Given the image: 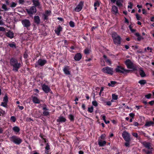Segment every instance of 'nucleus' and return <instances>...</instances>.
<instances>
[{
	"mask_svg": "<svg viewBox=\"0 0 154 154\" xmlns=\"http://www.w3.org/2000/svg\"><path fill=\"white\" fill-rule=\"evenodd\" d=\"M112 98L114 100H117L118 98V96L115 94H112Z\"/></svg>",
	"mask_w": 154,
	"mask_h": 154,
	"instance_id": "obj_40",
	"label": "nucleus"
},
{
	"mask_svg": "<svg viewBox=\"0 0 154 154\" xmlns=\"http://www.w3.org/2000/svg\"><path fill=\"white\" fill-rule=\"evenodd\" d=\"M101 116H102V119L104 121V122L106 124H107L109 123V121H106V117L105 115H101Z\"/></svg>",
	"mask_w": 154,
	"mask_h": 154,
	"instance_id": "obj_32",
	"label": "nucleus"
},
{
	"mask_svg": "<svg viewBox=\"0 0 154 154\" xmlns=\"http://www.w3.org/2000/svg\"><path fill=\"white\" fill-rule=\"evenodd\" d=\"M63 28L60 25H59L58 27L55 29L54 32L57 35H60V32L62 31Z\"/></svg>",
	"mask_w": 154,
	"mask_h": 154,
	"instance_id": "obj_14",
	"label": "nucleus"
},
{
	"mask_svg": "<svg viewBox=\"0 0 154 154\" xmlns=\"http://www.w3.org/2000/svg\"><path fill=\"white\" fill-rule=\"evenodd\" d=\"M84 2L82 1H80L74 9V11L76 12H79L82 9L84 5Z\"/></svg>",
	"mask_w": 154,
	"mask_h": 154,
	"instance_id": "obj_8",
	"label": "nucleus"
},
{
	"mask_svg": "<svg viewBox=\"0 0 154 154\" xmlns=\"http://www.w3.org/2000/svg\"><path fill=\"white\" fill-rule=\"evenodd\" d=\"M3 101L4 102L7 103L8 101V98L7 94H5L3 98Z\"/></svg>",
	"mask_w": 154,
	"mask_h": 154,
	"instance_id": "obj_37",
	"label": "nucleus"
},
{
	"mask_svg": "<svg viewBox=\"0 0 154 154\" xmlns=\"http://www.w3.org/2000/svg\"><path fill=\"white\" fill-rule=\"evenodd\" d=\"M50 150H45L44 154H51V152H50Z\"/></svg>",
	"mask_w": 154,
	"mask_h": 154,
	"instance_id": "obj_61",
	"label": "nucleus"
},
{
	"mask_svg": "<svg viewBox=\"0 0 154 154\" xmlns=\"http://www.w3.org/2000/svg\"><path fill=\"white\" fill-rule=\"evenodd\" d=\"M92 105L95 106H98V103L96 101H94L92 102Z\"/></svg>",
	"mask_w": 154,
	"mask_h": 154,
	"instance_id": "obj_54",
	"label": "nucleus"
},
{
	"mask_svg": "<svg viewBox=\"0 0 154 154\" xmlns=\"http://www.w3.org/2000/svg\"><path fill=\"white\" fill-rule=\"evenodd\" d=\"M34 21L35 23L38 25L40 23V20L38 16H35L34 17Z\"/></svg>",
	"mask_w": 154,
	"mask_h": 154,
	"instance_id": "obj_21",
	"label": "nucleus"
},
{
	"mask_svg": "<svg viewBox=\"0 0 154 154\" xmlns=\"http://www.w3.org/2000/svg\"><path fill=\"white\" fill-rule=\"evenodd\" d=\"M82 58V55L80 53H77L74 56V59L75 61H79Z\"/></svg>",
	"mask_w": 154,
	"mask_h": 154,
	"instance_id": "obj_16",
	"label": "nucleus"
},
{
	"mask_svg": "<svg viewBox=\"0 0 154 154\" xmlns=\"http://www.w3.org/2000/svg\"><path fill=\"white\" fill-rule=\"evenodd\" d=\"M51 11L50 10H46L45 12V14H46L48 16L51 15Z\"/></svg>",
	"mask_w": 154,
	"mask_h": 154,
	"instance_id": "obj_44",
	"label": "nucleus"
},
{
	"mask_svg": "<svg viewBox=\"0 0 154 154\" xmlns=\"http://www.w3.org/2000/svg\"><path fill=\"white\" fill-rule=\"evenodd\" d=\"M125 64L128 69H132L134 71H137L138 70L137 67L134 65L129 59H127L125 61Z\"/></svg>",
	"mask_w": 154,
	"mask_h": 154,
	"instance_id": "obj_5",
	"label": "nucleus"
},
{
	"mask_svg": "<svg viewBox=\"0 0 154 154\" xmlns=\"http://www.w3.org/2000/svg\"><path fill=\"white\" fill-rule=\"evenodd\" d=\"M47 63V61L45 59H39L37 61L38 65L41 66H43Z\"/></svg>",
	"mask_w": 154,
	"mask_h": 154,
	"instance_id": "obj_12",
	"label": "nucleus"
},
{
	"mask_svg": "<svg viewBox=\"0 0 154 154\" xmlns=\"http://www.w3.org/2000/svg\"><path fill=\"white\" fill-rule=\"evenodd\" d=\"M68 118L70 119L71 122H73L74 120V116L71 114H69L68 116Z\"/></svg>",
	"mask_w": 154,
	"mask_h": 154,
	"instance_id": "obj_34",
	"label": "nucleus"
},
{
	"mask_svg": "<svg viewBox=\"0 0 154 154\" xmlns=\"http://www.w3.org/2000/svg\"><path fill=\"white\" fill-rule=\"evenodd\" d=\"M45 150H50V148L49 143H47L46 144V146L45 147Z\"/></svg>",
	"mask_w": 154,
	"mask_h": 154,
	"instance_id": "obj_43",
	"label": "nucleus"
},
{
	"mask_svg": "<svg viewBox=\"0 0 154 154\" xmlns=\"http://www.w3.org/2000/svg\"><path fill=\"white\" fill-rule=\"evenodd\" d=\"M102 71L105 73L111 75H112L114 72L113 68L109 66L103 68L102 69Z\"/></svg>",
	"mask_w": 154,
	"mask_h": 154,
	"instance_id": "obj_7",
	"label": "nucleus"
},
{
	"mask_svg": "<svg viewBox=\"0 0 154 154\" xmlns=\"http://www.w3.org/2000/svg\"><path fill=\"white\" fill-rule=\"evenodd\" d=\"M152 94L150 93H149L148 94H146L145 95V97L148 99H149L151 98Z\"/></svg>",
	"mask_w": 154,
	"mask_h": 154,
	"instance_id": "obj_42",
	"label": "nucleus"
},
{
	"mask_svg": "<svg viewBox=\"0 0 154 154\" xmlns=\"http://www.w3.org/2000/svg\"><path fill=\"white\" fill-rule=\"evenodd\" d=\"M106 143V142L105 140H101L98 139V144L100 146L102 147L105 146Z\"/></svg>",
	"mask_w": 154,
	"mask_h": 154,
	"instance_id": "obj_19",
	"label": "nucleus"
},
{
	"mask_svg": "<svg viewBox=\"0 0 154 154\" xmlns=\"http://www.w3.org/2000/svg\"><path fill=\"white\" fill-rule=\"evenodd\" d=\"M148 103L151 106H152L153 104L154 105V100H152L148 102Z\"/></svg>",
	"mask_w": 154,
	"mask_h": 154,
	"instance_id": "obj_59",
	"label": "nucleus"
},
{
	"mask_svg": "<svg viewBox=\"0 0 154 154\" xmlns=\"http://www.w3.org/2000/svg\"><path fill=\"white\" fill-rule=\"evenodd\" d=\"M140 75L141 77H143L146 76V74L144 71L141 68L139 71Z\"/></svg>",
	"mask_w": 154,
	"mask_h": 154,
	"instance_id": "obj_27",
	"label": "nucleus"
},
{
	"mask_svg": "<svg viewBox=\"0 0 154 154\" xmlns=\"http://www.w3.org/2000/svg\"><path fill=\"white\" fill-rule=\"evenodd\" d=\"M42 109L43 110H48V108H47V105L45 104H43L42 105Z\"/></svg>",
	"mask_w": 154,
	"mask_h": 154,
	"instance_id": "obj_49",
	"label": "nucleus"
},
{
	"mask_svg": "<svg viewBox=\"0 0 154 154\" xmlns=\"http://www.w3.org/2000/svg\"><path fill=\"white\" fill-rule=\"evenodd\" d=\"M69 67L68 66H65L63 69L64 73L66 75H70V72L69 71Z\"/></svg>",
	"mask_w": 154,
	"mask_h": 154,
	"instance_id": "obj_17",
	"label": "nucleus"
},
{
	"mask_svg": "<svg viewBox=\"0 0 154 154\" xmlns=\"http://www.w3.org/2000/svg\"><path fill=\"white\" fill-rule=\"evenodd\" d=\"M26 11L29 15L34 14L36 12V8L34 6L32 7L29 9H26Z\"/></svg>",
	"mask_w": 154,
	"mask_h": 154,
	"instance_id": "obj_11",
	"label": "nucleus"
},
{
	"mask_svg": "<svg viewBox=\"0 0 154 154\" xmlns=\"http://www.w3.org/2000/svg\"><path fill=\"white\" fill-rule=\"evenodd\" d=\"M132 135L134 137L136 138H137L138 137V134L137 133H133L132 134Z\"/></svg>",
	"mask_w": 154,
	"mask_h": 154,
	"instance_id": "obj_63",
	"label": "nucleus"
},
{
	"mask_svg": "<svg viewBox=\"0 0 154 154\" xmlns=\"http://www.w3.org/2000/svg\"><path fill=\"white\" fill-rule=\"evenodd\" d=\"M22 23L23 26L27 28L29 27L31 25L30 21L28 19H24L22 21Z\"/></svg>",
	"mask_w": 154,
	"mask_h": 154,
	"instance_id": "obj_10",
	"label": "nucleus"
},
{
	"mask_svg": "<svg viewBox=\"0 0 154 154\" xmlns=\"http://www.w3.org/2000/svg\"><path fill=\"white\" fill-rule=\"evenodd\" d=\"M5 114V111L0 109V116H4Z\"/></svg>",
	"mask_w": 154,
	"mask_h": 154,
	"instance_id": "obj_51",
	"label": "nucleus"
},
{
	"mask_svg": "<svg viewBox=\"0 0 154 154\" xmlns=\"http://www.w3.org/2000/svg\"><path fill=\"white\" fill-rule=\"evenodd\" d=\"M32 2L35 7L40 5V3L38 0H33Z\"/></svg>",
	"mask_w": 154,
	"mask_h": 154,
	"instance_id": "obj_29",
	"label": "nucleus"
},
{
	"mask_svg": "<svg viewBox=\"0 0 154 154\" xmlns=\"http://www.w3.org/2000/svg\"><path fill=\"white\" fill-rule=\"evenodd\" d=\"M112 11L113 13L116 14L118 13V8L115 5H113L112 7Z\"/></svg>",
	"mask_w": 154,
	"mask_h": 154,
	"instance_id": "obj_23",
	"label": "nucleus"
},
{
	"mask_svg": "<svg viewBox=\"0 0 154 154\" xmlns=\"http://www.w3.org/2000/svg\"><path fill=\"white\" fill-rule=\"evenodd\" d=\"M32 100L33 103L35 104H39L40 103V100L35 96L32 97Z\"/></svg>",
	"mask_w": 154,
	"mask_h": 154,
	"instance_id": "obj_22",
	"label": "nucleus"
},
{
	"mask_svg": "<svg viewBox=\"0 0 154 154\" xmlns=\"http://www.w3.org/2000/svg\"><path fill=\"white\" fill-rule=\"evenodd\" d=\"M17 5V3L14 2H12L11 4V5L10 7L12 8L15 7Z\"/></svg>",
	"mask_w": 154,
	"mask_h": 154,
	"instance_id": "obj_52",
	"label": "nucleus"
},
{
	"mask_svg": "<svg viewBox=\"0 0 154 154\" xmlns=\"http://www.w3.org/2000/svg\"><path fill=\"white\" fill-rule=\"evenodd\" d=\"M26 121L27 122H30L31 121H33V120L30 118L27 117L26 119Z\"/></svg>",
	"mask_w": 154,
	"mask_h": 154,
	"instance_id": "obj_60",
	"label": "nucleus"
},
{
	"mask_svg": "<svg viewBox=\"0 0 154 154\" xmlns=\"http://www.w3.org/2000/svg\"><path fill=\"white\" fill-rule=\"evenodd\" d=\"M39 136L41 137V138H42L43 140V139L45 138L44 137H45V136L43 134H40Z\"/></svg>",
	"mask_w": 154,
	"mask_h": 154,
	"instance_id": "obj_64",
	"label": "nucleus"
},
{
	"mask_svg": "<svg viewBox=\"0 0 154 154\" xmlns=\"http://www.w3.org/2000/svg\"><path fill=\"white\" fill-rule=\"evenodd\" d=\"M129 116L132 118H134L135 116V114L133 113H131L129 114Z\"/></svg>",
	"mask_w": 154,
	"mask_h": 154,
	"instance_id": "obj_62",
	"label": "nucleus"
},
{
	"mask_svg": "<svg viewBox=\"0 0 154 154\" xmlns=\"http://www.w3.org/2000/svg\"><path fill=\"white\" fill-rule=\"evenodd\" d=\"M42 90L45 93L47 94L49 92H50V91L52 92L50 87L45 84L42 85Z\"/></svg>",
	"mask_w": 154,
	"mask_h": 154,
	"instance_id": "obj_9",
	"label": "nucleus"
},
{
	"mask_svg": "<svg viewBox=\"0 0 154 154\" xmlns=\"http://www.w3.org/2000/svg\"><path fill=\"white\" fill-rule=\"evenodd\" d=\"M122 136L124 140L126 141L125 143V146L126 147H129L131 140L130 134L127 132L124 131L122 133Z\"/></svg>",
	"mask_w": 154,
	"mask_h": 154,
	"instance_id": "obj_3",
	"label": "nucleus"
},
{
	"mask_svg": "<svg viewBox=\"0 0 154 154\" xmlns=\"http://www.w3.org/2000/svg\"><path fill=\"white\" fill-rule=\"evenodd\" d=\"M7 103H5V102H2L1 104V106H2L5 107H7Z\"/></svg>",
	"mask_w": 154,
	"mask_h": 154,
	"instance_id": "obj_56",
	"label": "nucleus"
},
{
	"mask_svg": "<svg viewBox=\"0 0 154 154\" xmlns=\"http://www.w3.org/2000/svg\"><path fill=\"white\" fill-rule=\"evenodd\" d=\"M28 57V55L26 52H25L23 55V57L25 59H27Z\"/></svg>",
	"mask_w": 154,
	"mask_h": 154,
	"instance_id": "obj_57",
	"label": "nucleus"
},
{
	"mask_svg": "<svg viewBox=\"0 0 154 154\" xmlns=\"http://www.w3.org/2000/svg\"><path fill=\"white\" fill-rule=\"evenodd\" d=\"M112 37L114 44L117 46L121 45L122 38L116 32H114L112 33Z\"/></svg>",
	"mask_w": 154,
	"mask_h": 154,
	"instance_id": "obj_2",
	"label": "nucleus"
},
{
	"mask_svg": "<svg viewBox=\"0 0 154 154\" xmlns=\"http://www.w3.org/2000/svg\"><path fill=\"white\" fill-rule=\"evenodd\" d=\"M100 138L101 140H105L106 138V135L105 134H103L101 135L100 136Z\"/></svg>",
	"mask_w": 154,
	"mask_h": 154,
	"instance_id": "obj_55",
	"label": "nucleus"
},
{
	"mask_svg": "<svg viewBox=\"0 0 154 154\" xmlns=\"http://www.w3.org/2000/svg\"><path fill=\"white\" fill-rule=\"evenodd\" d=\"M10 141L15 144L19 145L22 142V140L16 136H13L10 138Z\"/></svg>",
	"mask_w": 154,
	"mask_h": 154,
	"instance_id": "obj_6",
	"label": "nucleus"
},
{
	"mask_svg": "<svg viewBox=\"0 0 154 154\" xmlns=\"http://www.w3.org/2000/svg\"><path fill=\"white\" fill-rule=\"evenodd\" d=\"M105 61L108 63L109 65H110L111 64V61L110 59H107L105 60Z\"/></svg>",
	"mask_w": 154,
	"mask_h": 154,
	"instance_id": "obj_53",
	"label": "nucleus"
},
{
	"mask_svg": "<svg viewBox=\"0 0 154 154\" xmlns=\"http://www.w3.org/2000/svg\"><path fill=\"white\" fill-rule=\"evenodd\" d=\"M122 2H123V0H117L116 2V5L119 7H122Z\"/></svg>",
	"mask_w": 154,
	"mask_h": 154,
	"instance_id": "obj_30",
	"label": "nucleus"
},
{
	"mask_svg": "<svg viewBox=\"0 0 154 154\" xmlns=\"http://www.w3.org/2000/svg\"><path fill=\"white\" fill-rule=\"evenodd\" d=\"M43 112V115L44 116H47L49 115V112L47 111V110H44Z\"/></svg>",
	"mask_w": 154,
	"mask_h": 154,
	"instance_id": "obj_38",
	"label": "nucleus"
},
{
	"mask_svg": "<svg viewBox=\"0 0 154 154\" xmlns=\"http://www.w3.org/2000/svg\"><path fill=\"white\" fill-rule=\"evenodd\" d=\"M104 103H106V104H104L105 105H107L109 106H110L111 105L112 103L110 101H104Z\"/></svg>",
	"mask_w": 154,
	"mask_h": 154,
	"instance_id": "obj_45",
	"label": "nucleus"
},
{
	"mask_svg": "<svg viewBox=\"0 0 154 154\" xmlns=\"http://www.w3.org/2000/svg\"><path fill=\"white\" fill-rule=\"evenodd\" d=\"M116 81H111L110 82V83H109L108 85L109 86H114V85L116 83Z\"/></svg>",
	"mask_w": 154,
	"mask_h": 154,
	"instance_id": "obj_36",
	"label": "nucleus"
},
{
	"mask_svg": "<svg viewBox=\"0 0 154 154\" xmlns=\"http://www.w3.org/2000/svg\"><path fill=\"white\" fill-rule=\"evenodd\" d=\"M69 25L71 27H74L75 26V23L73 21H70L69 22Z\"/></svg>",
	"mask_w": 154,
	"mask_h": 154,
	"instance_id": "obj_41",
	"label": "nucleus"
},
{
	"mask_svg": "<svg viewBox=\"0 0 154 154\" xmlns=\"http://www.w3.org/2000/svg\"><path fill=\"white\" fill-rule=\"evenodd\" d=\"M90 50L88 48H86L84 50V52L85 54L88 55L90 54Z\"/></svg>",
	"mask_w": 154,
	"mask_h": 154,
	"instance_id": "obj_35",
	"label": "nucleus"
},
{
	"mask_svg": "<svg viewBox=\"0 0 154 154\" xmlns=\"http://www.w3.org/2000/svg\"><path fill=\"white\" fill-rule=\"evenodd\" d=\"M2 8L5 11H7L8 10L5 4H3L2 6Z\"/></svg>",
	"mask_w": 154,
	"mask_h": 154,
	"instance_id": "obj_50",
	"label": "nucleus"
},
{
	"mask_svg": "<svg viewBox=\"0 0 154 154\" xmlns=\"http://www.w3.org/2000/svg\"><path fill=\"white\" fill-rule=\"evenodd\" d=\"M10 119L11 121H12L14 122H16V119L15 116H12L11 117Z\"/></svg>",
	"mask_w": 154,
	"mask_h": 154,
	"instance_id": "obj_47",
	"label": "nucleus"
},
{
	"mask_svg": "<svg viewBox=\"0 0 154 154\" xmlns=\"http://www.w3.org/2000/svg\"><path fill=\"white\" fill-rule=\"evenodd\" d=\"M94 7H97H97L99 6L100 3H99V2L98 1H97L96 2H95L94 4Z\"/></svg>",
	"mask_w": 154,
	"mask_h": 154,
	"instance_id": "obj_46",
	"label": "nucleus"
},
{
	"mask_svg": "<svg viewBox=\"0 0 154 154\" xmlns=\"http://www.w3.org/2000/svg\"><path fill=\"white\" fill-rule=\"evenodd\" d=\"M8 46L13 49H16L17 48V46L15 43L14 42H12L11 43H9Z\"/></svg>",
	"mask_w": 154,
	"mask_h": 154,
	"instance_id": "obj_26",
	"label": "nucleus"
},
{
	"mask_svg": "<svg viewBox=\"0 0 154 154\" xmlns=\"http://www.w3.org/2000/svg\"><path fill=\"white\" fill-rule=\"evenodd\" d=\"M135 35L137 37V40L138 41H141L142 39H144V38L141 36L139 33L138 32H136L135 34Z\"/></svg>",
	"mask_w": 154,
	"mask_h": 154,
	"instance_id": "obj_24",
	"label": "nucleus"
},
{
	"mask_svg": "<svg viewBox=\"0 0 154 154\" xmlns=\"http://www.w3.org/2000/svg\"><path fill=\"white\" fill-rule=\"evenodd\" d=\"M94 108L93 106H91L90 107H88V111L89 113H91L93 112Z\"/></svg>",
	"mask_w": 154,
	"mask_h": 154,
	"instance_id": "obj_39",
	"label": "nucleus"
},
{
	"mask_svg": "<svg viewBox=\"0 0 154 154\" xmlns=\"http://www.w3.org/2000/svg\"><path fill=\"white\" fill-rule=\"evenodd\" d=\"M66 121V119L63 116H60L58 119H57V121L58 122L61 123H63L65 122Z\"/></svg>",
	"mask_w": 154,
	"mask_h": 154,
	"instance_id": "obj_20",
	"label": "nucleus"
},
{
	"mask_svg": "<svg viewBox=\"0 0 154 154\" xmlns=\"http://www.w3.org/2000/svg\"><path fill=\"white\" fill-rule=\"evenodd\" d=\"M136 16L137 20H140V19L141 18V17L137 14H136Z\"/></svg>",
	"mask_w": 154,
	"mask_h": 154,
	"instance_id": "obj_58",
	"label": "nucleus"
},
{
	"mask_svg": "<svg viewBox=\"0 0 154 154\" xmlns=\"http://www.w3.org/2000/svg\"><path fill=\"white\" fill-rule=\"evenodd\" d=\"M13 130L16 133L19 132L20 130V128L17 126H15L12 128Z\"/></svg>",
	"mask_w": 154,
	"mask_h": 154,
	"instance_id": "obj_28",
	"label": "nucleus"
},
{
	"mask_svg": "<svg viewBox=\"0 0 154 154\" xmlns=\"http://www.w3.org/2000/svg\"><path fill=\"white\" fill-rule=\"evenodd\" d=\"M48 16L46 14H43V20H46L47 21L48 18Z\"/></svg>",
	"mask_w": 154,
	"mask_h": 154,
	"instance_id": "obj_48",
	"label": "nucleus"
},
{
	"mask_svg": "<svg viewBox=\"0 0 154 154\" xmlns=\"http://www.w3.org/2000/svg\"><path fill=\"white\" fill-rule=\"evenodd\" d=\"M152 149H142V151L144 154H152Z\"/></svg>",
	"mask_w": 154,
	"mask_h": 154,
	"instance_id": "obj_15",
	"label": "nucleus"
},
{
	"mask_svg": "<svg viewBox=\"0 0 154 154\" xmlns=\"http://www.w3.org/2000/svg\"><path fill=\"white\" fill-rule=\"evenodd\" d=\"M33 116L36 118L39 117L40 116L39 112L36 111L33 114Z\"/></svg>",
	"mask_w": 154,
	"mask_h": 154,
	"instance_id": "obj_33",
	"label": "nucleus"
},
{
	"mask_svg": "<svg viewBox=\"0 0 154 154\" xmlns=\"http://www.w3.org/2000/svg\"><path fill=\"white\" fill-rule=\"evenodd\" d=\"M115 71L116 73L126 74L129 73L131 70L125 69L121 66H117L115 69Z\"/></svg>",
	"mask_w": 154,
	"mask_h": 154,
	"instance_id": "obj_4",
	"label": "nucleus"
},
{
	"mask_svg": "<svg viewBox=\"0 0 154 154\" xmlns=\"http://www.w3.org/2000/svg\"><path fill=\"white\" fill-rule=\"evenodd\" d=\"M138 83L140 84L141 85H144L146 83V80H141L139 81Z\"/></svg>",
	"mask_w": 154,
	"mask_h": 154,
	"instance_id": "obj_31",
	"label": "nucleus"
},
{
	"mask_svg": "<svg viewBox=\"0 0 154 154\" xmlns=\"http://www.w3.org/2000/svg\"><path fill=\"white\" fill-rule=\"evenodd\" d=\"M9 63L10 66L13 67L12 70L14 72H17L22 66L20 63H18L17 59L14 57L11 58Z\"/></svg>",
	"mask_w": 154,
	"mask_h": 154,
	"instance_id": "obj_1",
	"label": "nucleus"
},
{
	"mask_svg": "<svg viewBox=\"0 0 154 154\" xmlns=\"http://www.w3.org/2000/svg\"><path fill=\"white\" fill-rule=\"evenodd\" d=\"M5 35L7 37L10 38H12L14 37V33L11 30H9L6 32Z\"/></svg>",
	"mask_w": 154,
	"mask_h": 154,
	"instance_id": "obj_13",
	"label": "nucleus"
},
{
	"mask_svg": "<svg viewBox=\"0 0 154 154\" xmlns=\"http://www.w3.org/2000/svg\"><path fill=\"white\" fill-rule=\"evenodd\" d=\"M143 145L146 148V149H153L152 147L151 146V143L149 142H143Z\"/></svg>",
	"mask_w": 154,
	"mask_h": 154,
	"instance_id": "obj_18",
	"label": "nucleus"
},
{
	"mask_svg": "<svg viewBox=\"0 0 154 154\" xmlns=\"http://www.w3.org/2000/svg\"><path fill=\"white\" fill-rule=\"evenodd\" d=\"M154 124V123L152 121L146 122L144 125L146 127H149Z\"/></svg>",
	"mask_w": 154,
	"mask_h": 154,
	"instance_id": "obj_25",
	"label": "nucleus"
}]
</instances>
